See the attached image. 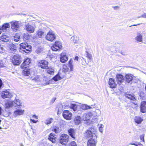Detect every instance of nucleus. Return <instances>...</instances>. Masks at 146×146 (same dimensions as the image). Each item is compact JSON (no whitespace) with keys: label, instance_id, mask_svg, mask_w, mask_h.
Instances as JSON below:
<instances>
[{"label":"nucleus","instance_id":"obj_1","mask_svg":"<svg viewBox=\"0 0 146 146\" xmlns=\"http://www.w3.org/2000/svg\"><path fill=\"white\" fill-rule=\"evenodd\" d=\"M31 62V60L30 58H26L24 59L21 65V68L23 69L24 73H30V69L28 68V67Z\"/></svg>","mask_w":146,"mask_h":146},{"label":"nucleus","instance_id":"obj_2","mask_svg":"<svg viewBox=\"0 0 146 146\" xmlns=\"http://www.w3.org/2000/svg\"><path fill=\"white\" fill-rule=\"evenodd\" d=\"M96 130V129L94 128L91 127L90 128L84 133V136L86 138L93 137L94 136L96 135L95 133Z\"/></svg>","mask_w":146,"mask_h":146},{"label":"nucleus","instance_id":"obj_3","mask_svg":"<svg viewBox=\"0 0 146 146\" xmlns=\"http://www.w3.org/2000/svg\"><path fill=\"white\" fill-rule=\"evenodd\" d=\"M48 62L45 60H40L37 63L38 67L44 69H46L48 67Z\"/></svg>","mask_w":146,"mask_h":146},{"label":"nucleus","instance_id":"obj_4","mask_svg":"<svg viewBox=\"0 0 146 146\" xmlns=\"http://www.w3.org/2000/svg\"><path fill=\"white\" fill-rule=\"evenodd\" d=\"M62 48L61 43L58 41H56L52 46L51 49L53 51H57L61 49Z\"/></svg>","mask_w":146,"mask_h":146},{"label":"nucleus","instance_id":"obj_5","mask_svg":"<svg viewBox=\"0 0 146 146\" xmlns=\"http://www.w3.org/2000/svg\"><path fill=\"white\" fill-rule=\"evenodd\" d=\"M45 38L46 40L52 42L56 38V36L52 31H49L47 33Z\"/></svg>","mask_w":146,"mask_h":146},{"label":"nucleus","instance_id":"obj_6","mask_svg":"<svg viewBox=\"0 0 146 146\" xmlns=\"http://www.w3.org/2000/svg\"><path fill=\"white\" fill-rule=\"evenodd\" d=\"M12 62L14 65H19L21 62L20 56L17 55H14L12 58Z\"/></svg>","mask_w":146,"mask_h":146},{"label":"nucleus","instance_id":"obj_7","mask_svg":"<svg viewBox=\"0 0 146 146\" xmlns=\"http://www.w3.org/2000/svg\"><path fill=\"white\" fill-rule=\"evenodd\" d=\"M69 136L66 134H62L60 137V141L62 144H66L69 141Z\"/></svg>","mask_w":146,"mask_h":146},{"label":"nucleus","instance_id":"obj_8","mask_svg":"<svg viewBox=\"0 0 146 146\" xmlns=\"http://www.w3.org/2000/svg\"><path fill=\"white\" fill-rule=\"evenodd\" d=\"M96 135L90 139L88 141V146H96L97 143Z\"/></svg>","mask_w":146,"mask_h":146},{"label":"nucleus","instance_id":"obj_9","mask_svg":"<svg viewBox=\"0 0 146 146\" xmlns=\"http://www.w3.org/2000/svg\"><path fill=\"white\" fill-rule=\"evenodd\" d=\"M68 57L67 54L65 52L61 53L60 55V62L62 63H65L68 60Z\"/></svg>","mask_w":146,"mask_h":146},{"label":"nucleus","instance_id":"obj_10","mask_svg":"<svg viewBox=\"0 0 146 146\" xmlns=\"http://www.w3.org/2000/svg\"><path fill=\"white\" fill-rule=\"evenodd\" d=\"M62 115L65 119L68 120H70L71 119L72 114L69 111L65 110L63 111Z\"/></svg>","mask_w":146,"mask_h":146},{"label":"nucleus","instance_id":"obj_11","mask_svg":"<svg viewBox=\"0 0 146 146\" xmlns=\"http://www.w3.org/2000/svg\"><path fill=\"white\" fill-rule=\"evenodd\" d=\"M24 112L25 111L23 110L16 109L13 112V116L15 117H17L23 115Z\"/></svg>","mask_w":146,"mask_h":146},{"label":"nucleus","instance_id":"obj_12","mask_svg":"<svg viewBox=\"0 0 146 146\" xmlns=\"http://www.w3.org/2000/svg\"><path fill=\"white\" fill-rule=\"evenodd\" d=\"M92 116L91 112H89L87 113H85L83 114L82 116V119L84 121H87L90 119V117Z\"/></svg>","mask_w":146,"mask_h":146},{"label":"nucleus","instance_id":"obj_13","mask_svg":"<svg viewBox=\"0 0 146 146\" xmlns=\"http://www.w3.org/2000/svg\"><path fill=\"white\" fill-rule=\"evenodd\" d=\"M1 96L4 99L6 98H10L12 96V94L7 90L3 91L2 92Z\"/></svg>","mask_w":146,"mask_h":146},{"label":"nucleus","instance_id":"obj_14","mask_svg":"<svg viewBox=\"0 0 146 146\" xmlns=\"http://www.w3.org/2000/svg\"><path fill=\"white\" fill-rule=\"evenodd\" d=\"M19 27L18 22L16 21L11 23V27L13 31H16L19 28Z\"/></svg>","mask_w":146,"mask_h":146},{"label":"nucleus","instance_id":"obj_15","mask_svg":"<svg viewBox=\"0 0 146 146\" xmlns=\"http://www.w3.org/2000/svg\"><path fill=\"white\" fill-rule=\"evenodd\" d=\"M109 85L110 87L113 88H116L117 84L115 82V80L114 79L110 78L109 79Z\"/></svg>","mask_w":146,"mask_h":146},{"label":"nucleus","instance_id":"obj_16","mask_svg":"<svg viewBox=\"0 0 146 146\" xmlns=\"http://www.w3.org/2000/svg\"><path fill=\"white\" fill-rule=\"evenodd\" d=\"M140 111L142 113L146 112V101H144L141 102L140 106Z\"/></svg>","mask_w":146,"mask_h":146},{"label":"nucleus","instance_id":"obj_17","mask_svg":"<svg viewBox=\"0 0 146 146\" xmlns=\"http://www.w3.org/2000/svg\"><path fill=\"white\" fill-rule=\"evenodd\" d=\"M25 28L26 30L29 33H33L35 31V28L29 24L26 25Z\"/></svg>","mask_w":146,"mask_h":146},{"label":"nucleus","instance_id":"obj_18","mask_svg":"<svg viewBox=\"0 0 146 146\" xmlns=\"http://www.w3.org/2000/svg\"><path fill=\"white\" fill-rule=\"evenodd\" d=\"M80 106L81 109L86 110L88 109H91L94 108L95 107V105L88 106L86 104H82Z\"/></svg>","mask_w":146,"mask_h":146},{"label":"nucleus","instance_id":"obj_19","mask_svg":"<svg viewBox=\"0 0 146 146\" xmlns=\"http://www.w3.org/2000/svg\"><path fill=\"white\" fill-rule=\"evenodd\" d=\"M116 80L118 84H120L124 79L123 76L121 74H118L116 76Z\"/></svg>","mask_w":146,"mask_h":146},{"label":"nucleus","instance_id":"obj_20","mask_svg":"<svg viewBox=\"0 0 146 146\" xmlns=\"http://www.w3.org/2000/svg\"><path fill=\"white\" fill-rule=\"evenodd\" d=\"M9 23H6L4 24L1 27H0V30H1V32H4L6 31L7 28H9Z\"/></svg>","mask_w":146,"mask_h":146},{"label":"nucleus","instance_id":"obj_21","mask_svg":"<svg viewBox=\"0 0 146 146\" xmlns=\"http://www.w3.org/2000/svg\"><path fill=\"white\" fill-rule=\"evenodd\" d=\"M9 40V36L5 35H2L0 36V40L3 42H7Z\"/></svg>","mask_w":146,"mask_h":146},{"label":"nucleus","instance_id":"obj_22","mask_svg":"<svg viewBox=\"0 0 146 146\" xmlns=\"http://www.w3.org/2000/svg\"><path fill=\"white\" fill-rule=\"evenodd\" d=\"M57 74L53 78V79L54 81H57L63 78L64 76H62L61 74Z\"/></svg>","mask_w":146,"mask_h":146},{"label":"nucleus","instance_id":"obj_23","mask_svg":"<svg viewBox=\"0 0 146 146\" xmlns=\"http://www.w3.org/2000/svg\"><path fill=\"white\" fill-rule=\"evenodd\" d=\"M68 132L69 135L72 137L74 139H75V132L74 129L70 128L68 130Z\"/></svg>","mask_w":146,"mask_h":146},{"label":"nucleus","instance_id":"obj_24","mask_svg":"<svg viewBox=\"0 0 146 146\" xmlns=\"http://www.w3.org/2000/svg\"><path fill=\"white\" fill-rule=\"evenodd\" d=\"M134 120L135 122L138 124H140L143 121V118L140 116H135L134 118Z\"/></svg>","mask_w":146,"mask_h":146},{"label":"nucleus","instance_id":"obj_25","mask_svg":"<svg viewBox=\"0 0 146 146\" xmlns=\"http://www.w3.org/2000/svg\"><path fill=\"white\" fill-rule=\"evenodd\" d=\"M125 97L131 100L134 101L135 100V98L134 97V95L133 94H125Z\"/></svg>","mask_w":146,"mask_h":146},{"label":"nucleus","instance_id":"obj_26","mask_svg":"<svg viewBox=\"0 0 146 146\" xmlns=\"http://www.w3.org/2000/svg\"><path fill=\"white\" fill-rule=\"evenodd\" d=\"M32 46L31 45H28L27 46L24 48L23 50L25 53H29L31 51Z\"/></svg>","mask_w":146,"mask_h":146},{"label":"nucleus","instance_id":"obj_27","mask_svg":"<svg viewBox=\"0 0 146 146\" xmlns=\"http://www.w3.org/2000/svg\"><path fill=\"white\" fill-rule=\"evenodd\" d=\"M125 78L126 81L129 83L132 80L133 77L130 74H127L125 76Z\"/></svg>","mask_w":146,"mask_h":146},{"label":"nucleus","instance_id":"obj_28","mask_svg":"<svg viewBox=\"0 0 146 146\" xmlns=\"http://www.w3.org/2000/svg\"><path fill=\"white\" fill-rule=\"evenodd\" d=\"M44 32L40 30L37 31L36 32V35L39 38H41L44 35Z\"/></svg>","mask_w":146,"mask_h":146},{"label":"nucleus","instance_id":"obj_29","mask_svg":"<svg viewBox=\"0 0 146 146\" xmlns=\"http://www.w3.org/2000/svg\"><path fill=\"white\" fill-rule=\"evenodd\" d=\"M9 48L11 50L14 52H15L17 50L16 45L13 44L9 45Z\"/></svg>","mask_w":146,"mask_h":146},{"label":"nucleus","instance_id":"obj_30","mask_svg":"<svg viewBox=\"0 0 146 146\" xmlns=\"http://www.w3.org/2000/svg\"><path fill=\"white\" fill-rule=\"evenodd\" d=\"M13 101H9L6 103L5 104V108H8L14 106Z\"/></svg>","mask_w":146,"mask_h":146},{"label":"nucleus","instance_id":"obj_31","mask_svg":"<svg viewBox=\"0 0 146 146\" xmlns=\"http://www.w3.org/2000/svg\"><path fill=\"white\" fill-rule=\"evenodd\" d=\"M81 117L80 116L76 117L74 120L75 123L76 125H78L81 123Z\"/></svg>","mask_w":146,"mask_h":146},{"label":"nucleus","instance_id":"obj_32","mask_svg":"<svg viewBox=\"0 0 146 146\" xmlns=\"http://www.w3.org/2000/svg\"><path fill=\"white\" fill-rule=\"evenodd\" d=\"M23 40L25 41L27 40H29L30 39V36L28 33H25L23 35Z\"/></svg>","mask_w":146,"mask_h":146},{"label":"nucleus","instance_id":"obj_33","mask_svg":"<svg viewBox=\"0 0 146 146\" xmlns=\"http://www.w3.org/2000/svg\"><path fill=\"white\" fill-rule=\"evenodd\" d=\"M137 104L136 102H131L129 105L130 107L132 108L135 110H137Z\"/></svg>","mask_w":146,"mask_h":146},{"label":"nucleus","instance_id":"obj_34","mask_svg":"<svg viewBox=\"0 0 146 146\" xmlns=\"http://www.w3.org/2000/svg\"><path fill=\"white\" fill-rule=\"evenodd\" d=\"M86 57L88 59V61H89V62H91L93 61L92 57V55L89 53L87 51H86Z\"/></svg>","mask_w":146,"mask_h":146},{"label":"nucleus","instance_id":"obj_35","mask_svg":"<svg viewBox=\"0 0 146 146\" xmlns=\"http://www.w3.org/2000/svg\"><path fill=\"white\" fill-rule=\"evenodd\" d=\"M53 143H54L56 141L55 138L54 136L52 133H51L48 138Z\"/></svg>","mask_w":146,"mask_h":146},{"label":"nucleus","instance_id":"obj_36","mask_svg":"<svg viewBox=\"0 0 146 146\" xmlns=\"http://www.w3.org/2000/svg\"><path fill=\"white\" fill-rule=\"evenodd\" d=\"M53 119L52 118H48L45 121L44 123L45 124L48 125L52 123Z\"/></svg>","mask_w":146,"mask_h":146},{"label":"nucleus","instance_id":"obj_37","mask_svg":"<svg viewBox=\"0 0 146 146\" xmlns=\"http://www.w3.org/2000/svg\"><path fill=\"white\" fill-rule=\"evenodd\" d=\"M80 62L82 65L84 66L88 64L89 62V61H86L85 59L83 58H82V59Z\"/></svg>","mask_w":146,"mask_h":146},{"label":"nucleus","instance_id":"obj_38","mask_svg":"<svg viewBox=\"0 0 146 146\" xmlns=\"http://www.w3.org/2000/svg\"><path fill=\"white\" fill-rule=\"evenodd\" d=\"M78 105L74 104H70V107L74 111H76L77 110Z\"/></svg>","mask_w":146,"mask_h":146},{"label":"nucleus","instance_id":"obj_39","mask_svg":"<svg viewBox=\"0 0 146 146\" xmlns=\"http://www.w3.org/2000/svg\"><path fill=\"white\" fill-rule=\"evenodd\" d=\"M46 69L47 73H53L54 72V69L51 67H48Z\"/></svg>","mask_w":146,"mask_h":146},{"label":"nucleus","instance_id":"obj_40","mask_svg":"<svg viewBox=\"0 0 146 146\" xmlns=\"http://www.w3.org/2000/svg\"><path fill=\"white\" fill-rule=\"evenodd\" d=\"M29 44L27 42L21 43L20 44V49H22L23 50Z\"/></svg>","mask_w":146,"mask_h":146},{"label":"nucleus","instance_id":"obj_41","mask_svg":"<svg viewBox=\"0 0 146 146\" xmlns=\"http://www.w3.org/2000/svg\"><path fill=\"white\" fill-rule=\"evenodd\" d=\"M73 61L72 59H70L68 62L69 66L70 68V70L72 71L73 70V65L72 64Z\"/></svg>","mask_w":146,"mask_h":146},{"label":"nucleus","instance_id":"obj_42","mask_svg":"<svg viewBox=\"0 0 146 146\" xmlns=\"http://www.w3.org/2000/svg\"><path fill=\"white\" fill-rule=\"evenodd\" d=\"M136 40L138 42L142 41V36L141 34L139 35L135 38Z\"/></svg>","mask_w":146,"mask_h":146},{"label":"nucleus","instance_id":"obj_43","mask_svg":"<svg viewBox=\"0 0 146 146\" xmlns=\"http://www.w3.org/2000/svg\"><path fill=\"white\" fill-rule=\"evenodd\" d=\"M98 126L99 131L101 133H102L104 130L103 128L104 127V125L102 124H98Z\"/></svg>","mask_w":146,"mask_h":146},{"label":"nucleus","instance_id":"obj_44","mask_svg":"<svg viewBox=\"0 0 146 146\" xmlns=\"http://www.w3.org/2000/svg\"><path fill=\"white\" fill-rule=\"evenodd\" d=\"M54 80L53 79V78L50 80L48 81L47 82L45 83L44 85H49L50 84H52L54 83Z\"/></svg>","mask_w":146,"mask_h":146},{"label":"nucleus","instance_id":"obj_45","mask_svg":"<svg viewBox=\"0 0 146 146\" xmlns=\"http://www.w3.org/2000/svg\"><path fill=\"white\" fill-rule=\"evenodd\" d=\"M20 36L17 34H15L14 36V40L15 41H18L20 39Z\"/></svg>","mask_w":146,"mask_h":146},{"label":"nucleus","instance_id":"obj_46","mask_svg":"<svg viewBox=\"0 0 146 146\" xmlns=\"http://www.w3.org/2000/svg\"><path fill=\"white\" fill-rule=\"evenodd\" d=\"M24 76H28L30 78H33V77L34 76V74H23Z\"/></svg>","mask_w":146,"mask_h":146},{"label":"nucleus","instance_id":"obj_47","mask_svg":"<svg viewBox=\"0 0 146 146\" xmlns=\"http://www.w3.org/2000/svg\"><path fill=\"white\" fill-rule=\"evenodd\" d=\"M14 102V103H15L18 106H20V100L19 99H16L15 102Z\"/></svg>","mask_w":146,"mask_h":146},{"label":"nucleus","instance_id":"obj_48","mask_svg":"<svg viewBox=\"0 0 146 146\" xmlns=\"http://www.w3.org/2000/svg\"><path fill=\"white\" fill-rule=\"evenodd\" d=\"M69 146H77L76 143L74 141H72L69 144Z\"/></svg>","mask_w":146,"mask_h":146},{"label":"nucleus","instance_id":"obj_49","mask_svg":"<svg viewBox=\"0 0 146 146\" xmlns=\"http://www.w3.org/2000/svg\"><path fill=\"white\" fill-rule=\"evenodd\" d=\"M53 131L56 133H58L60 132V130H59L58 128L57 127L54 128Z\"/></svg>","mask_w":146,"mask_h":146},{"label":"nucleus","instance_id":"obj_50","mask_svg":"<svg viewBox=\"0 0 146 146\" xmlns=\"http://www.w3.org/2000/svg\"><path fill=\"white\" fill-rule=\"evenodd\" d=\"M144 134L141 135L140 136V139L143 141V142H144Z\"/></svg>","mask_w":146,"mask_h":146},{"label":"nucleus","instance_id":"obj_51","mask_svg":"<svg viewBox=\"0 0 146 146\" xmlns=\"http://www.w3.org/2000/svg\"><path fill=\"white\" fill-rule=\"evenodd\" d=\"M30 120L31 121L33 122L34 123H37V122H38V120L35 121V120L33 119H31Z\"/></svg>","mask_w":146,"mask_h":146},{"label":"nucleus","instance_id":"obj_52","mask_svg":"<svg viewBox=\"0 0 146 146\" xmlns=\"http://www.w3.org/2000/svg\"><path fill=\"white\" fill-rule=\"evenodd\" d=\"M141 16L144 18H146V13H144Z\"/></svg>","mask_w":146,"mask_h":146},{"label":"nucleus","instance_id":"obj_53","mask_svg":"<svg viewBox=\"0 0 146 146\" xmlns=\"http://www.w3.org/2000/svg\"><path fill=\"white\" fill-rule=\"evenodd\" d=\"M113 7L115 10L119 8V7L118 6Z\"/></svg>","mask_w":146,"mask_h":146},{"label":"nucleus","instance_id":"obj_54","mask_svg":"<svg viewBox=\"0 0 146 146\" xmlns=\"http://www.w3.org/2000/svg\"><path fill=\"white\" fill-rule=\"evenodd\" d=\"M78 59H79V57L77 56H75V58H74V60H76L77 61H78Z\"/></svg>","mask_w":146,"mask_h":146},{"label":"nucleus","instance_id":"obj_55","mask_svg":"<svg viewBox=\"0 0 146 146\" xmlns=\"http://www.w3.org/2000/svg\"><path fill=\"white\" fill-rule=\"evenodd\" d=\"M33 117L34 118H35L36 119H38V117L36 116L35 115H34L33 116Z\"/></svg>","mask_w":146,"mask_h":146},{"label":"nucleus","instance_id":"obj_56","mask_svg":"<svg viewBox=\"0 0 146 146\" xmlns=\"http://www.w3.org/2000/svg\"><path fill=\"white\" fill-rule=\"evenodd\" d=\"M2 81L0 79V88H1L2 86Z\"/></svg>","mask_w":146,"mask_h":146},{"label":"nucleus","instance_id":"obj_57","mask_svg":"<svg viewBox=\"0 0 146 146\" xmlns=\"http://www.w3.org/2000/svg\"><path fill=\"white\" fill-rule=\"evenodd\" d=\"M1 107H0V115H1Z\"/></svg>","mask_w":146,"mask_h":146},{"label":"nucleus","instance_id":"obj_58","mask_svg":"<svg viewBox=\"0 0 146 146\" xmlns=\"http://www.w3.org/2000/svg\"><path fill=\"white\" fill-rule=\"evenodd\" d=\"M20 146H24L23 144L21 143L20 144Z\"/></svg>","mask_w":146,"mask_h":146},{"label":"nucleus","instance_id":"obj_59","mask_svg":"<svg viewBox=\"0 0 146 146\" xmlns=\"http://www.w3.org/2000/svg\"><path fill=\"white\" fill-rule=\"evenodd\" d=\"M97 111L98 112H100V111L99 110H97Z\"/></svg>","mask_w":146,"mask_h":146},{"label":"nucleus","instance_id":"obj_60","mask_svg":"<svg viewBox=\"0 0 146 146\" xmlns=\"http://www.w3.org/2000/svg\"><path fill=\"white\" fill-rule=\"evenodd\" d=\"M56 99V98H55L54 99V101H53V102L55 101V100Z\"/></svg>","mask_w":146,"mask_h":146},{"label":"nucleus","instance_id":"obj_61","mask_svg":"<svg viewBox=\"0 0 146 146\" xmlns=\"http://www.w3.org/2000/svg\"><path fill=\"white\" fill-rule=\"evenodd\" d=\"M131 144L136 145L134 143L132 144Z\"/></svg>","mask_w":146,"mask_h":146},{"label":"nucleus","instance_id":"obj_62","mask_svg":"<svg viewBox=\"0 0 146 146\" xmlns=\"http://www.w3.org/2000/svg\"><path fill=\"white\" fill-rule=\"evenodd\" d=\"M2 129V128L1 127H0V129Z\"/></svg>","mask_w":146,"mask_h":146},{"label":"nucleus","instance_id":"obj_63","mask_svg":"<svg viewBox=\"0 0 146 146\" xmlns=\"http://www.w3.org/2000/svg\"><path fill=\"white\" fill-rule=\"evenodd\" d=\"M137 25H134V26H136Z\"/></svg>","mask_w":146,"mask_h":146},{"label":"nucleus","instance_id":"obj_64","mask_svg":"<svg viewBox=\"0 0 146 146\" xmlns=\"http://www.w3.org/2000/svg\"><path fill=\"white\" fill-rule=\"evenodd\" d=\"M74 42L75 43H76L77 42Z\"/></svg>","mask_w":146,"mask_h":146}]
</instances>
